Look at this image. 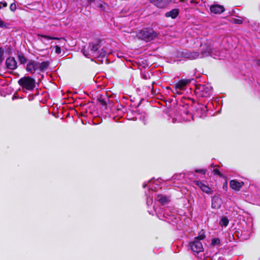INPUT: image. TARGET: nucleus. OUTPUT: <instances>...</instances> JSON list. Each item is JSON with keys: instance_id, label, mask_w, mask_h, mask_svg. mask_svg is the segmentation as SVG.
Segmentation results:
<instances>
[{"instance_id": "nucleus-1", "label": "nucleus", "mask_w": 260, "mask_h": 260, "mask_svg": "<svg viewBox=\"0 0 260 260\" xmlns=\"http://www.w3.org/2000/svg\"><path fill=\"white\" fill-rule=\"evenodd\" d=\"M18 84L23 89L32 91L36 87V80L30 76H24L18 81Z\"/></svg>"}, {"instance_id": "nucleus-2", "label": "nucleus", "mask_w": 260, "mask_h": 260, "mask_svg": "<svg viewBox=\"0 0 260 260\" xmlns=\"http://www.w3.org/2000/svg\"><path fill=\"white\" fill-rule=\"evenodd\" d=\"M205 238L204 234H200L194 238V240L189 243L188 248L193 252L199 253L203 251L204 248L202 242L200 241Z\"/></svg>"}, {"instance_id": "nucleus-3", "label": "nucleus", "mask_w": 260, "mask_h": 260, "mask_svg": "<svg viewBox=\"0 0 260 260\" xmlns=\"http://www.w3.org/2000/svg\"><path fill=\"white\" fill-rule=\"evenodd\" d=\"M106 43L105 39L101 38H96L89 43V46L92 53L96 54L101 46Z\"/></svg>"}, {"instance_id": "nucleus-4", "label": "nucleus", "mask_w": 260, "mask_h": 260, "mask_svg": "<svg viewBox=\"0 0 260 260\" xmlns=\"http://www.w3.org/2000/svg\"><path fill=\"white\" fill-rule=\"evenodd\" d=\"M212 46L208 43H202L199 49L200 58H202L210 55L212 52Z\"/></svg>"}, {"instance_id": "nucleus-5", "label": "nucleus", "mask_w": 260, "mask_h": 260, "mask_svg": "<svg viewBox=\"0 0 260 260\" xmlns=\"http://www.w3.org/2000/svg\"><path fill=\"white\" fill-rule=\"evenodd\" d=\"M194 93L198 97H207L209 96V90L205 85H197L194 89Z\"/></svg>"}, {"instance_id": "nucleus-6", "label": "nucleus", "mask_w": 260, "mask_h": 260, "mask_svg": "<svg viewBox=\"0 0 260 260\" xmlns=\"http://www.w3.org/2000/svg\"><path fill=\"white\" fill-rule=\"evenodd\" d=\"M158 34H136L135 39L146 42L151 41L157 37Z\"/></svg>"}, {"instance_id": "nucleus-7", "label": "nucleus", "mask_w": 260, "mask_h": 260, "mask_svg": "<svg viewBox=\"0 0 260 260\" xmlns=\"http://www.w3.org/2000/svg\"><path fill=\"white\" fill-rule=\"evenodd\" d=\"M181 56L182 57L188 58L191 60L196 59L197 58H200L199 52L184 50L181 52Z\"/></svg>"}, {"instance_id": "nucleus-8", "label": "nucleus", "mask_w": 260, "mask_h": 260, "mask_svg": "<svg viewBox=\"0 0 260 260\" xmlns=\"http://www.w3.org/2000/svg\"><path fill=\"white\" fill-rule=\"evenodd\" d=\"M191 80L192 79L186 78L184 79L182 77L180 80L175 83L174 87L176 89L182 90L187 84L190 83Z\"/></svg>"}, {"instance_id": "nucleus-9", "label": "nucleus", "mask_w": 260, "mask_h": 260, "mask_svg": "<svg viewBox=\"0 0 260 260\" xmlns=\"http://www.w3.org/2000/svg\"><path fill=\"white\" fill-rule=\"evenodd\" d=\"M38 62L35 60H29L27 64L26 71L31 74H34L35 72L39 70Z\"/></svg>"}, {"instance_id": "nucleus-10", "label": "nucleus", "mask_w": 260, "mask_h": 260, "mask_svg": "<svg viewBox=\"0 0 260 260\" xmlns=\"http://www.w3.org/2000/svg\"><path fill=\"white\" fill-rule=\"evenodd\" d=\"M193 183L199 186L200 189L204 192L208 194H212L213 190L207 185L204 184L202 182L199 180H194L193 181Z\"/></svg>"}, {"instance_id": "nucleus-11", "label": "nucleus", "mask_w": 260, "mask_h": 260, "mask_svg": "<svg viewBox=\"0 0 260 260\" xmlns=\"http://www.w3.org/2000/svg\"><path fill=\"white\" fill-rule=\"evenodd\" d=\"M6 66L7 69L14 70L17 68V62L14 57H9L6 60Z\"/></svg>"}, {"instance_id": "nucleus-12", "label": "nucleus", "mask_w": 260, "mask_h": 260, "mask_svg": "<svg viewBox=\"0 0 260 260\" xmlns=\"http://www.w3.org/2000/svg\"><path fill=\"white\" fill-rule=\"evenodd\" d=\"M150 2L158 8H164L168 6L171 0H149Z\"/></svg>"}, {"instance_id": "nucleus-13", "label": "nucleus", "mask_w": 260, "mask_h": 260, "mask_svg": "<svg viewBox=\"0 0 260 260\" xmlns=\"http://www.w3.org/2000/svg\"><path fill=\"white\" fill-rule=\"evenodd\" d=\"M244 183L243 181L239 182L236 180H232L230 182V187L235 190V191H239L240 189L244 186Z\"/></svg>"}, {"instance_id": "nucleus-14", "label": "nucleus", "mask_w": 260, "mask_h": 260, "mask_svg": "<svg viewBox=\"0 0 260 260\" xmlns=\"http://www.w3.org/2000/svg\"><path fill=\"white\" fill-rule=\"evenodd\" d=\"M210 11L215 14H219L223 12L225 10L224 7L218 4H214L210 7Z\"/></svg>"}, {"instance_id": "nucleus-15", "label": "nucleus", "mask_w": 260, "mask_h": 260, "mask_svg": "<svg viewBox=\"0 0 260 260\" xmlns=\"http://www.w3.org/2000/svg\"><path fill=\"white\" fill-rule=\"evenodd\" d=\"M222 204V200L217 196H214L212 198L211 207L214 209H219Z\"/></svg>"}, {"instance_id": "nucleus-16", "label": "nucleus", "mask_w": 260, "mask_h": 260, "mask_svg": "<svg viewBox=\"0 0 260 260\" xmlns=\"http://www.w3.org/2000/svg\"><path fill=\"white\" fill-rule=\"evenodd\" d=\"M179 13V11L177 9H174L171 11L168 12L166 13L165 16L167 17H171L174 19L177 17Z\"/></svg>"}, {"instance_id": "nucleus-17", "label": "nucleus", "mask_w": 260, "mask_h": 260, "mask_svg": "<svg viewBox=\"0 0 260 260\" xmlns=\"http://www.w3.org/2000/svg\"><path fill=\"white\" fill-rule=\"evenodd\" d=\"M38 66H39V70L41 72H44V71L46 70L49 65H50V62L49 61H43L41 63L38 62Z\"/></svg>"}, {"instance_id": "nucleus-18", "label": "nucleus", "mask_w": 260, "mask_h": 260, "mask_svg": "<svg viewBox=\"0 0 260 260\" xmlns=\"http://www.w3.org/2000/svg\"><path fill=\"white\" fill-rule=\"evenodd\" d=\"M156 199L162 205H164L170 202V200L166 196H164L161 194H158L156 197Z\"/></svg>"}, {"instance_id": "nucleus-19", "label": "nucleus", "mask_w": 260, "mask_h": 260, "mask_svg": "<svg viewBox=\"0 0 260 260\" xmlns=\"http://www.w3.org/2000/svg\"><path fill=\"white\" fill-rule=\"evenodd\" d=\"M229 222V220L228 217L226 216H223L221 218L219 224L221 226L226 227V226H228Z\"/></svg>"}, {"instance_id": "nucleus-20", "label": "nucleus", "mask_w": 260, "mask_h": 260, "mask_svg": "<svg viewBox=\"0 0 260 260\" xmlns=\"http://www.w3.org/2000/svg\"><path fill=\"white\" fill-rule=\"evenodd\" d=\"M17 58H18V60L19 62L21 64H24L27 61L26 58L22 54H21V53L18 54Z\"/></svg>"}, {"instance_id": "nucleus-21", "label": "nucleus", "mask_w": 260, "mask_h": 260, "mask_svg": "<svg viewBox=\"0 0 260 260\" xmlns=\"http://www.w3.org/2000/svg\"><path fill=\"white\" fill-rule=\"evenodd\" d=\"M38 36L40 37H42V38H45V39H46L47 40H61V39H63V38H56V37H50L49 36L42 35V34H38Z\"/></svg>"}, {"instance_id": "nucleus-22", "label": "nucleus", "mask_w": 260, "mask_h": 260, "mask_svg": "<svg viewBox=\"0 0 260 260\" xmlns=\"http://www.w3.org/2000/svg\"><path fill=\"white\" fill-rule=\"evenodd\" d=\"M106 51L104 48H102L101 50H99L96 54H94L98 57H105L106 55Z\"/></svg>"}, {"instance_id": "nucleus-23", "label": "nucleus", "mask_w": 260, "mask_h": 260, "mask_svg": "<svg viewBox=\"0 0 260 260\" xmlns=\"http://www.w3.org/2000/svg\"><path fill=\"white\" fill-rule=\"evenodd\" d=\"M231 21L235 24H242L243 22V20L241 18H233L231 19Z\"/></svg>"}, {"instance_id": "nucleus-24", "label": "nucleus", "mask_w": 260, "mask_h": 260, "mask_svg": "<svg viewBox=\"0 0 260 260\" xmlns=\"http://www.w3.org/2000/svg\"><path fill=\"white\" fill-rule=\"evenodd\" d=\"M220 244V240L219 238H214L212 239L211 241V245L213 246H215L217 245Z\"/></svg>"}, {"instance_id": "nucleus-25", "label": "nucleus", "mask_w": 260, "mask_h": 260, "mask_svg": "<svg viewBox=\"0 0 260 260\" xmlns=\"http://www.w3.org/2000/svg\"><path fill=\"white\" fill-rule=\"evenodd\" d=\"M98 101L103 106H105L106 108L107 106V101L106 99L102 98L98 99Z\"/></svg>"}, {"instance_id": "nucleus-26", "label": "nucleus", "mask_w": 260, "mask_h": 260, "mask_svg": "<svg viewBox=\"0 0 260 260\" xmlns=\"http://www.w3.org/2000/svg\"><path fill=\"white\" fill-rule=\"evenodd\" d=\"M4 51L2 47H0V64H2L3 60H4Z\"/></svg>"}, {"instance_id": "nucleus-27", "label": "nucleus", "mask_w": 260, "mask_h": 260, "mask_svg": "<svg viewBox=\"0 0 260 260\" xmlns=\"http://www.w3.org/2000/svg\"><path fill=\"white\" fill-rule=\"evenodd\" d=\"M8 26V23H6L0 19V27L6 28Z\"/></svg>"}, {"instance_id": "nucleus-28", "label": "nucleus", "mask_w": 260, "mask_h": 260, "mask_svg": "<svg viewBox=\"0 0 260 260\" xmlns=\"http://www.w3.org/2000/svg\"><path fill=\"white\" fill-rule=\"evenodd\" d=\"M54 48L55 49V51L57 54H60L61 53V48L58 45H55L54 47Z\"/></svg>"}, {"instance_id": "nucleus-29", "label": "nucleus", "mask_w": 260, "mask_h": 260, "mask_svg": "<svg viewBox=\"0 0 260 260\" xmlns=\"http://www.w3.org/2000/svg\"><path fill=\"white\" fill-rule=\"evenodd\" d=\"M195 172L197 173H200L203 175H205L206 174V170L204 169H196Z\"/></svg>"}, {"instance_id": "nucleus-30", "label": "nucleus", "mask_w": 260, "mask_h": 260, "mask_svg": "<svg viewBox=\"0 0 260 260\" xmlns=\"http://www.w3.org/2000/svg\"><path fill=\"white\" fill-rule=\"evenodd\" d=\"M10 9L12 12H14L16 9V5L15 3H12L10 5Z\"/></svg>"}, {"instance_id": "nucleus-31", "label": "nucleus", "mask_w": 260, "mask_h": 260, "mask_svg": "<svg viewBox=\"0 0 260 260\" xmlns=\"http://www.w3.org/2000/svg\"><path fill=\"white\" fill-rule=\"evenodd\" d=\"M106 5L104 3H98V7L101 8L103 10H105V9L106 8Z\"/></svg>"}, {"instance_id": "nucleus-32", "label": "nucleus", "mask_w": 260, "mask_h": 260, "mask_svg": "<svg viewBox=\"0 0 260 260\" xmlns=\"http://www.w3.org/2000/svg\"><path fill=\"white\" fill-rule=\"evenodd\" d=\"M213 172L217 175L219 176V177H221L222 176V174L220 173L219 170L217 169H213Z\"/></svg>"}, {"instance_id": "nucleus-33", "label": "nucleus", "mask_w": 260, "mask_h": 260, "mask_svg": "<svg viewBox=\"0 0 260 260\" xmlns=\"http://www.w3.org/2000/svg\"><path fill=\"white\" fill-rule=\"evenodd\" d=\"M7 6V3L5 1H2L0 2V9L6 7Z\"/></svg>"}, {"instance_id": "nucleus-34", "label": "nucleus", "mask_w": 260, "mask_h": 260, "mask_svg": "<svg viewBox=\"0 0 260 260\" xmlns=\"http://www.w3.org/2000/svg\"><path fill=\"white\" fill-rule=\"evenodd\" d=\"M255 62L257 66L260 67V59L255 60Z\"/></svg>"}, {"instance_id": "nucleus-35", "label": "nucleus", "mask_w": 260, "mask_h": 260, "mask_svg": "<svg viewBox=\"0 0 260 260\" xmlns=\"http://www.w3.org/2000/svg\"><path fill=\"white\" fill-rule=\"evenodd\" d=\"M87 2L89 3H91L92 2H94L95 0H87Z\"/></svg>"}, {"instance_id": "nucleus-36", "label": "nucleus", "mask_w": 260, "mask_h": 260, "mask_svg": "<svg viewBox=\"0 0 260 260\" xmlns=\"http://www.w3.org/2000/svg\"><path fill=\"white\" fill-rule=\"evenodd\" d=\"M107 103L108 102V103H109V104H110V102H111V101H110L108 99H107Z\"/></svg>"}, {"instance_id": "nucleus-37", "label": "nucleus", "mask_w": 260, "mask_h": 260, "mask_svg": "<svg viewBox=\"0 0 260 260\" xmlns=\"http://www.w3.org/2000/svg\"><path fill=\"white\" fill-rule=\"evenodd\" d=\"M225 186L226 188H227L228 187H227V183H225Z\"/></svg>"}, {"instance_id": "nucleus-38", "label": "nucleus", "mask_w": 260, "mask_h": 260, "mask_svg": "<svg viewBox=\"0 0 260 260\" xmlns=\"http://www.w3.org/2000/svg\"><path fill=\"white\" fill-rule=\"evenodd\" d=\"M167 89H170V88L169 87H168H168H167Z\"/></svg>"}]
</instances>
